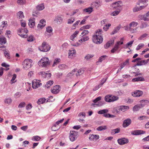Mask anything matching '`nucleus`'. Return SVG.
<instances>
[{
	"label": "nucleus",
	"instance_id": "f257e3e1",
	"mask_svg": "<svg viewBox=\"0 0 149 149\" xmlns=\"http://www.w3.org/2000/svg\"><path fill=\"white\" fill-rule=\"evenodd\" d=\"M138 24V22L132 21L129 24V26H127L125 29L130 31L132 33L136 32L138 29L137 26Z\"/></svg>",
	"mask_w": 149,
	"mask_h": 149
},
{
	"label": "nucleus",
	"instance_id": "f03ea898",
	"mask_svg": "<svg viewBox=\"0 0 149 149\" xmlns=\"http://www.w3.org/2000/svg\"><path fill=\"white\" fill-rule=\"evenodd\" d=\"M38 64L42 67H46L50 64V62L48 58L44 57L42 58L39 61Z\"/></svg>",
	"mask_w": 149,
	"mask_h": 149
},
{
	"label": "nucleus",
	"instance_id": "7ed1b4c3",
	"mask_svg": "<svg viewBox=\"0 0 149 149\" xmlns=\"http://www.w3.org/2000/svg\"><path fill=\"white\" fill-rule=\"evenodd\" d=\"M28 32V31L26 28H20L17 31L18 35L21 37L26 38L27 37V33Z\"/></svg>",
	"mask_w": 149,
	"mask_h": 149
},
{
	"label": "nucleus",
	"instance_id": "20e7f679",
	"mask_svg": "<svg viewBox=\"0 0 149 149\" xmlns=\"http://www.w3.org/2000/svg\"><path fill=\"white\" fill-rule=\"evenodd\" d=\"M50 49V46L46 42H43L41 46L39 47V50L43 52H47Z\"/></svg>",
	"mask_w": 149,
	"mask_h": 149
},
{
	"label": "nucleus",
	"instance_id": "39448f33",
	"mask_svg": "<svg viewBox=\"0 0 149 149\" xmlns=\"http://www.w3.org/2000/svg\"><path fill=\"white\" fill-rule=\"evenodd\" d=\"M84 70L83 69L81 68L78 70L77 69H74L70 72L68 74V76H70L75 74L77 76H80L83 74L84 72Z\"/></svg>",
	"mask_w": 149,
	"mask_h": 149
},
{
	"label": "nucleus",
	"instance_id": "423d86ee",
	"mask_svg": "<svg viewBox=\"0 0 149 149\" xmlns=\"http://www.w3.org/2000/svg\"><path fill=\"white\" fill-rule=\"evenodd\" d=\"M119 99L117 96L108 95L104 97V100L107 102H113L118 100Z\"/></svg>",
	"mask_w": 149,
	"mask_h": 149
},
{
	"label": "nucleus",
	"instance_id": "0eeeda50",
	"mask_svg": "<svg viewBox=\"0 0 149 149\" xmlns=\"http://www.w3.org/2000/svg\"><path fill=\"white\" fill-rule=\"evenodd\" d=\"M32 60L29 59H26L23 62V69L27 70L31 67Z\"/></svg>",
	"mask_w": 149,
	"mask_h": 149
},
{
	"label": "nucleus",
	"instance_id": "6e6552de",
	"mask_svg": "<svg viewBox=\"0 0 149 149\" xmlns=\"http://www.w3.org/2000/svg\"><path fill=\"white\" fill-rule=\"evenodd\" d=\"M77 134L78 132L74 130H71L69 136L70 140L72 142L75 141L77 138Z\"/></svg>",
	"mask_w": 149,
	"mask_h": 149
},
{
	"label": "nucleus",
	"instance_id": "1a4fd4ad",
	"mask_svg": "<svg viewBox=\"0 0 149 149\" xmlns=\"http://www.w3.org/2000/svg\"><path fill=\"white\" fill-rule=\"evenodd\" d=\"M93 42L97 44H100L102 43L103 41L102 36H93Z\"/></svg>",
	"mask_w": 149,
	"mask_h": 149
},
{
	"label": "nucleus",
	"instance_id": "9d476101",
	"mask_svg": "<svg viewBox=\"0 0 149 149\" xmlns=\"http://www.w3.org/2000/svg\"><path fill=\"white\" fill-rule=\"evenodd\" d=\"M122 5L121 1H119L113 3L111 6L114 9L121 10V6Z\"/></svg>",
	"mask_w": 149,
	"mask_h": 149
},
{
	"label": "nucleus",
	"instance_id": "9b49d317",
	"mask_svg": "<svg viewBox=\"0 0 149 149\" xmlns=\"http://www.w3.org/2000/svg\"><path fill=\"white\" fill-rule=\"evenodd\" d=\"M32 87L33 88L36 89L42 85L40 81L36 79L34 80L32 82Z\"/></svg>",
	"mask_w": 149,
	"mask_h": 149
},
{
	"label": "nucleus",
	"instance_id": "f8f14e48",
	"mask_svg": "<svg viewBox=\"0 0 149 149\" xmlns=\"http://www.w3.org/2000/svg\"><path fill=\"white\" fill-rule=\"evenodd\" d=\"M61 90V88L59 85H56L54 86L51 91L52 93L56 94L58 93Z\"/></svg>",
	"mask_w": 149,
	"mask_h": 149
},
{
	"label": "nucleus",
	"instance_id": "ddd939ff",
	"mask_svg": "<svg viewBox=\"0 0 149 149\" xmlns=\"http://www.w3.org/2000/svg\"><path fill=\"white\" fill-rule=\"evenodd\" d=\"M38 73L39 74L41 75L43 77L45 78L48 79L51 76V73H45V72L42 71Z\"/></svg>",
	"mask_w": 149,
	"mask_h": 149
},
{
	"label": "nucleus",
	"instance_id": "4468645a",
	"mask_svg": "<svg viewBox=\"0 0 149 149\" xmlns=\"http://www.w3.org/2000/svg\"><path fill=\"white\" fill-rule=\"evenodd\" d=\"M118 143L120 145H124L129 142L128 140L125 138L119 139L118 140Z\"/></svg>",
	"mask_w": 149,
	"mask_h": 149
},
{
	"label": "nucleus",
	"instance_id": "2eb2a0df",
	"mask_svg": "<svg viewBox=\"0 0 149 149\" xmlns=\"http://www.w3.org/2000/svg\"><path fill=\"white\" fill-rule=\"evenodd\" d=\"M132 121L130 119L128 118L124 120L123 126L124 127H126L129 125L131 123Z\"/></svg>",
	"mask_w": 149,
	"mask_h": 149
},
{
	"label": "nucleus",
	"instance_id": "dca6fc26",
	"mask_svg": "<svg viewBox=\"0 0 149 149\" xmlns=\"http://www.w3.org/2000/svg\"><path fill=\"white\" fill-rule=\"evenodd\" d=\"M143 93V92L141 91L136 90L132 93V95L135 97H139L141 96Z\"/></svg>",
	"mask_w": 149,
	"mask_h": 149
},
{
	"label": "nucleus",
	"instance_id": "f3484780",
	"mask_svg": "<svg viewBox=\"0 0 149 149\" xmlns=\"http://www.w3.org/2000/svg\"><path fill=\"white\" fill-rule=\"evenodd\" d=\"M145 132L142 130H135L132 132L131 134L134 135H139L145 133Z\"/></svg>",
	"mask_w": 149,
	"mask_h": 149
},
{
	"label": "nucleus",
	"instance_id": "a211bd4d",
	"mask_svg": "<svg viewBox=\"0 0 149 149\" xmlns=\"http://www.w3.org/2000/svg\"><path fill=\"white\" fill-rule=\"evenodd\" d=\"M76 52L75 50H69L68 53V58H72L75 56Z\"/></svg>",
	"mask_w": 149,
	"mask_h": 149
},
{
	"label": "nucleus",
	"instance_id": "6ab92c4d",
	"mask_svg": "<svg viewBox=\"0 0 149 149\" xmlns=\"http://www.w3.org/2000/svg\"><path fill=\"white\" fill-rule=\"evenodd\" d=\"M45 21L43 19H41L40 21V24L38 25V28L41 29L44 27L45 25Z\"/></svg>",
	"mask_w": 149,
	"mask_h": 149
},
{
	"label": "nucleus",
	"instance_id": "aec40b11",
	"mask_svg": "<svg viewBox=\"0 0 149 149\" xmlns=\"http://www.w3.org/2000/svg\"><path fill=\"white\" fill-rule=\"evenodd\" d=\"M129 59H127L125 62L120 64V67H121V69L123 68L125 66L129 65Z\"/></svg>",
	"mask_w": 149,
	"mask_h": 149
},
{
	"label": "nucleus",
	"instance_id": "412c9836",
	"mask_svg": "<svg viewBox=\"0 0 149 149\" xmlns=\"http://www.w3.org/2000/svg\"><path fill=\"white\" fill-rule=\"evenodd\" d=\"M99 138V136L97 134H90L89 135V139L90 140H92L93 139H95L96 140L98 139Z\"/></svg>",
	"mask_w": 149,
	"mask_h": 149
},
{
	"label": "nucleus",
	"instance_id": "4be33fe9",
	"mask_svg": "<svg viewBox=\"0 0 149 149\" xmlns=\"http://www.w3.org/2000/svg\"><path fill=\"white\" fill-rule=\"evenodd\" d=\"M35 19H30L29 20V25L31 28H32L35 25Z\"/></svg>",
	"mask_w": 149,
	"mask_h": 149
},
{
	"label": "nucleus",
	"instance_id": "5701e85b",
	"mask_svg": "<svg viewBox=\"0 0 149 149\" xmlns=\"http://www.w3.org/2000/svg\"><path fill=\"white\" fill-rule=\"evenodd\" d=\"M149 61V59H147L146 60H142L139 62H138L137 63V65H143L146 64Z\"/></svg>",
	"mask_w": 149,
	"mask_h": 149
},
{
	"label": "nucleus",
	"instance_id": "b1692460",
	"mask_svg": "<svg viewBox=\"0 0 149 149\" xmlns=\"http://www.w3.org/2000/svg\"><path fill=\"white\" fill-rule=\"evenodd\" d=\"M78 31H76L70 37V40L72 41H73L75 38L76 37L77 34L79 33Z\"/></svg>",
	"mask_w": 149,
	"mask_h": 149
},
{
	"label": "nucleus",
	"instance_id": "393cba45",
	"mask_svg": "<svg viewBox=\"0 0 149 149\" xmlns=\"http://www.w3.org/2000/svg\"><path fill=\"white\" fill-rule=\"evenodd\" d=\"M114 40H111L108 41L106 45H104V47L105 49H107L109 48L111 45H112L114 43Z\"/></svg>",
	"mask_w": 149,
	"mask_h": 149
},
{
	"label": "nucleus",
	"instance_id": "a878e982",
	"mask_svg": "<svg viewBox=\"0 0 149 149\" xmlns=\"http://www.w3.org/2000/svg\"><path fill=\"white\" fill-rule=\"evenodd\" d=\"M83 11L84 12L87 13L88 14H90L93 11V8L92 7H89L88 8L84 9Z\"/></svg>",
	"mask_w": 149,
	"mask_h": 149
},
{
	"label": "nucleus",
	"instance_id": "bb28decb",
	"mask_svg": "<svg viewBox=\"0 0 149 149\" xmlns=\"http://www.w3.org/2000/svg\"><path fill=\"white\" fill-rule=\"evenodd\" d=\"M103 80H104V81L103 82L101 83L100 84L98 85V86H95V88H93V90L94 91H95L97 90L100 88V87L102 86V85L106 81L107 79H104L103 78Z\"/></svg>",
	"mask_w": 149,
	"mask_h": 149
},
{
	"label": "nucleus",
	"instance_id": "cd10ccee",
	"mask_svg": "<svg viewBox=\"0 0 149 149\" xmlns=\"http://www.w3.org/2000/svg\"><path fill=\"white\" fill-rule=\"evenodd\" d=\"M61 61V60L59 58H55L53 62V64L52 65V67H54L58 64Z\"/></svg>",
	"mask_w": 149,
	"mask_h": 149
},
{
	"label": "nucleus",
	"instance_id": "c85d7f7f",
	"mask_svg": "<svg viewBox=\"0 0 149 149\" xmlns=\"http://www.w3.org/2000/svg\"><path fill=\"white\" fill-rule=\"evenodd\" d=\"M141 107V104H137L135 105L133 108V111H137L139 110V109L141 107Z\"/></svg>",
	"mask_w": 149,
	"mask_h": 149
},
{
	"label": "nucleus",
	"instance_id": "c756f323",
	"mask_svg": "<svg viewBox=\"0 0 149 149\" xmlns=\"http://www.w3.org/2000/svg\"><path fill=\"white\" fill-rule=\"evenodd\" d=\"M82 38L79 40V42L80 43L84 42L86 41H87L89 39V38L88 36H86L84 37L83 36Z\"/></svg>",
	"mask_w": 149,
	"mask_h": 149
},
{
	"label": "nucleus",
	"instance_id": "7c9ffc66",
	"mask_svg": "<svg viewBox=\"0 0 149 149\" xmlns=\"http://www.w3.org/2000/svg\"><path fill=\"white\" fill-rule=\"evenodd\" d=\"M102 30L100 29H99L98 30H97V31L95 32V33H94V35H93V36H102Z\"/></svg>",
	"mask_w": 149,
	"mask_h": 149
},
{
	"label": "nucleus",
	"instance_id": "2f4dec72",
	"mask_svg": "<svg viewBox=\"0 0 149 149\" xmlns=\"http://www.w3.org/2000/svg\"><path fill=\"white\" fill-rule=\"evenodd\" d=\"M17 18L19 19H22L24 17L23 12L22 11L19 12L17 14Z\"/></svg>",
	"mask_w": 149,
	"mask_h": 149
},
{
	"label": "nucleus",
	"instance_id": "473e14b6",
	"mask_svg": "<svg viewBox=\"0 0 149 149\" xmlns=\"http://www.w3.org/2000/svg\"><path fill=\"white\" fill-rule=\"evenodd\" d=\"M120 128H118L116 129L111 130V133L112 134H114L120 132Z\"/></svg>",
	"mask_w": 149,
	"mask_h": 149
},
{
	"label": "nucleus",
	"instance_id": "72a5a7b5",
	"mask_svg": "<svg viewBox=\"0 0 149 149\" xmlns=\"http://www.w3.org/2000/svg\"><path fill=\"white\" fill-rule=\"evenodd\" d=\"M140 103L141 105V107H143L145 105L149 103V101L147 100H142L140 101Z\"/></svg>",
	"mask_w": 149,
	"mask_h": 149
},
{
	"label": "nucleus",
	"instance_id": "f704fd0d",
	"mask_svg": "<svg viewBox=\"0 0 149 149\" xmlns=\"http://www.w3.org/2000/svg\"><path fill=\"white\" fill-rule=\"evenodd\" d=\"M45 8L44 4L42 3L38 5L36 7V8L39 10H43Z\"/></svg>",
	"mask_w": 149,
	"mask_h": 149
},
{
	"label": "nucleus",
	"instance_id": "c9c22d12",
	"mask_svg": "<svg viewBox=\"0 0 149 149\" xmlns=\"http://www.w3.org/2000/svg\"><path fill=\"white\" fill-rule=\"evenodd\" d=\"M63 18L61 17L56 16L55 19V21H57L58 22L61 23L63 21Z\"/></svg>",
	"mask_w": 149,
	"mask_h": 149
},
{
	"label": "nucleus",
	"instance_id": "e433bc0d",
	"mask_svg": "<svg viewBox=\"0 0 149 149\" xmlns=\"http://www.w3.org/2000/svg\"><path fill=\"white\" fill-rule=\"evenodd\" d=\"M143 19L145 21L149 20V12L143 17Z\"/></svg>",
	"mask_w": 149,
	"mask_h": 149
},
{
	"label": "nucleus",
	"instance_id": "4c0bfd02",
	"mask_svg": "<svg viewBox=\"0 0 149 149\" xmlns=\"http://www.w3.org/2000/svg\"><path fill=\"white\" fill-rule=\"evenodd\" d=\"M54 81H48L45 85V87L47 88H49L53 84Z\"/></svg>",
	"mask_w": 149,
	"mask_h": 149
},
{
	"label": "nucleus",
	"instance_id": "58836bf2",
	"mask_svg": "<svg viewBox=\"0 0 149 149\" xmlns=\"http://www.w3.org/2000/svg\"><path fill=\"white\" fill-rule=\"evenodd\" d=\"M144 80L143 78L141 77H138L137 78H134L132 79V81H143Z\"/></svg>",
	"mask_w": 149,
	"mask_h": 149
},
{
	"label": "nucleus",
	"instance_id": "ea45409f",
	"mask_svg": "<svg viewBox=\"0 0 149 149\" xmlns=\"http://www.w3.org/2000/svg\"><path fill=\"white\" fill-rule=\"evenodd\" d=\"M121 10H117V11H115L112 13L110 15L111 16H116L118 15L120 13Z\"/></svg>",
	"mask_w": 149,
	"mask_h": 149
},
{
	"label": "nucleus",
	"instance_id": "a19ab883",
	"mask_svg": "<svg viewBox=\"0 0 149 149\" xmlns=\"http://www.w3.org/2000/svg\"><path fill=\"white\" fill-rule=\"evenodd\" d=\"M108 112V110L107 109H104L101 110H100L98 112V113L99 114H104L105 113H107Z\"/></svg>",
	"mask_w": 149,
	"mask_h": 149
},
{
	"label": "nucleus",
	"instance_id": "79ce46f5",
	"mask_svg": "<svg viewBox=\"0 0 149 149\" xmlns=\"http://www.w3.org/2000/svg\"><path fill=\"white\" fill-rule=\"evenodd\" d=\"M12 102V100L10 98H6L4 102L5 103L8 104H10Z\"/></svg>",
	"mask_w": 149,
	"mask_h": 149
},
{
	"label": "nucleus",
	"instance_id": "37998d69",
	"mask_svg": "<svg viewBox=\"0 0 149 149\" xmlns=\"http://www.w3.org/2000/svg\"><path fill=\"white\" fill-rule=\"evenodd\" d=\"M107 129V127L106 126H100L97 128L98 131H102L103 130H106Z\"/></svg>",
	"mask_w": 149,
	"mask_h": 149
},
{
	"label": "nucleus",
	"instance_id": "c03bdc74",
	"mask_svg": "<svg viewBox=\"0 0 149 149\" xmlns=\"http://www.w3.org/2000/svg\"><path fill=\"white\" fill-rule=\"evenodd\" d=\"M6 42V39L4 37L0 38V44L3 45L5 44Z\"/></svg>",
	"mask_w": 149,
	"mask_h": 149
},
{
	"label": "nucleus",
	"instance_id": "a18cd8bd",
	"mask_svg": "<svg viewBox=\"0 0 149 149\" xmlns=\"http://www.w3.org/2000/svg\"><path fill=\"white\" fill-rule=\"evenodd\" d=\"M129 109V107L126 106H122L120 107V109L121 111H125L126 109Z\"/></svg>",
	"mask_w": 149,
	"mask_h": 149
},
{
	"label": "nucleus",
	"instance_id": "49530a36",
	"mask_svg": "<svg viewBox=\"0 0 149 149\" xmlns=\"http://www.w3.org/2000/svg\"><path fill=\"white\" fill-rule=\"evenodd\" d=\"M148 1V0H139L138 4L140 5L142 4L144 5Z\"/></svg>",
	"mask_w": 149,
	"mask_h": 149
},
{
	"label": "nucleus",
	"instance_id": "de8ad7c7",
	"mask_svg": "<svg viewBox=\"0 0 149 149\" xmlns=\"http://www.w3.org/2000/svg\"><path fill=\"white\" fill-rule=\"evenodd\" d=\"M124 40V38H122L120 39V41H118L115 44L116 45H117V47H119V45H122L123 44V41Z\"/></svg>",
	"mask_w": 149,
	"mask_h": 149
},
{
	"label": "nucleus",
	"instance_id": "09e8293b",
	"mask_svg": "<svg viewBox=\"0 0 149 149\" xmlns=\"http://www.w3.org/2000/svg\"><path fill=\"white\" fill-rule=\"evenodd\" d=\"M16 77H17V76L15 74H14L13 75V77L10 81H11L10 83H11V84H12L13 83H14L15 82H16V81H14L15 80V79H16Z\"/></svg>",
	"mask_w": 149,
	"mask_h": 149
},
{
	"label": "nucleus",
	"instance_id": "8fccbe9b",
	"mask_svg": "<svg viewBox=\"0 0 149 149\" xmlns=\"http://www.w3.org/2000/svg\"><path fill=\"white\" fill-rule=\"evenodd\" d=\"M58 68L60 69L63 70L67 68V66L64 64L59 65L58 66Z\"/></svg>",
	"mask_w": 149,
	"mask_h": 149
},
{
	"label": "nucleus",
	"instance_id": "3c124183",
	"mask_svg": "<svg viewBox=\"0 0 149 149\" xmlns=\"http://www.w3.org/2000/svg\"><path fill=\"white\" fill-rule=\"evenodd\" d=\"M27 41L29 42H32L35 40V38L32 35H30L27 39Z\"/></svg>",
	"mask_w": 149,
	"mask_h": 149
},
{
	"label": "nucleus",
	"instance_id": "603ef678",
	"mask_svg": "<svg viewBox=\"0 0 149 149\" xmlns=\"http://www.w3.org/2000/svg\"><path fill=\"white\" fill-rule=\"evenodd\" d=\"M59 128V127H58L56 124L53 126L51 128L52 130L53 131H56L58 130Z\"/></svg>",
	"mask_w": 149,
	"mask_h": 149
},
{
	"label": "nucleus",
	"instance_id": "864d4df0",
	"mask_svg": "<svg viewBox=\"0 0 149 149\" xmlns=\"http://www.w3.org/2000/svg\"><path fill=\"white\" fill-rule=\"evenodd\" d=\"M86 116V113L84 112H81L78 115V117L79 118H81L82 117V118H85Z\"/></svg>",
	"mask_w": 149,
	"mask_h": 149
},
{
	"label": "nucleus",
	"instance_id": "5fc2aeb1",
	"mask_svg": "<svg viewBox=\"0 0 149 149\" xmlns=\"http://www.w3.org/2000/svg\"><path fill=\"white\" fill-rule=\"evenodd\" d=\"M4 54L7 58L9 59L10 58V54L8 51H5L4 52Z\"/></svg>",
	"mask_w": 149,
	"mask_h": 149
},
{
	"label": "nucleus",
	"instance_id": "6e6d98bb",
	"mask_svg": "<svg viewBox=\"0 0 149 149\" xmlns=\"http://www.w3.org/2000/svg\"><path fill=\"white\" fill-rule=\"evenodd\" d=\"M107 56L106 55H104L101 56L99 58V60L97 62V63L101 62L102 61L104 60L105 59L106 57Z\"/></svg>",
	"mask_w": 149,
	"mask_h": 149
},
{
	"label": "nucleus",
	"instance_id": "4d7b16f0",
	"mask_svg": "<svg viewBox=\"0 0 149 149\" xmlns=\"http://www.w3.org/2000/svg\"><path fill=\"white\" fill-rule=\"evenodd\" d=\"M144 46V44L143 43H140L137 47L136 49L137 50H139L140 49L143 47Z\"/></svg>",
	"mask_w": 149,
	"mask_h": 149
},
{
	"label": "nucleus",
	"instance_id": "13d9d810",
	"mask_svg": "<svg viewBox=\"0 0 149 149\" xmlns=\"http://www.w3.org/2000/svg\"><path fill=\"white\" fill-rule=\"evenodd\" d=\"M45 98L40 99L38 100V103L39 104H43L45 102Z\"/></svg>",
	"mask_w": 149,
	"mask_h": 149
},
{
	"label": "nucleus",
	"instance_id": "bf43d9fd",
	"mask_svg": "<svg viewBox=\"0 0 149 149\" xmlns=\"http://www.w3.org/2000/svg\"><path fill=\"white\" fill-rule=\"evenodd\" d=\"M74 17H71L68 19L67 23L68 24H72L74 22Z\"/></svg>",
	"mask_w": 149,
	"mask_h": 149
},
{
	"label": "nucleus",
	"instance_id": "052dcab7",
	"mask_svg": "<svg viewBox=\"0 0 149 149\" xmlns=\"http://www.w3.org/2000/svg\"><path fill=\"white\" fill-rule=\"evenodd\" d=\"M93 56V55L92 54H88L85 57V58L87 60H88L92 58Z\"/></svg>",
	"mask_w": 149,
	"mask_h": 149
},
{
	"label": "nucleus",
	"instance_id": "680f3d73",
	"mask_svg": "<svg viewBox=\"0 0 149 149\" xmlns=\"http://www.w3.org/2000/svg\"><path fill=\"white\" fill-rule=\"evenodd\" d=\"M111 26V24H106L105 26L103 27V29L104 30L107 31L109 29V27H110Z\"/></svg>",
	"mask_w": 149,
	"mask_h": 149
},
{
	"label": "nucleus",
	"instance_id": "e2e57ef3",
	"mask_svg": "<svg viewBox=\"0 0 149 149\" xmlns=\"http://www.w3.org/2000/svg\"><path fill=\"white\" fill-rule=\"evenodd\" d=\"M89 33V31L87 30H84L81 33V35L83 36L85 35H88Z\"/></svg>",
	"mask_w": 149,
	"mask_h": 149
},
{
	"label": "nucleus",
	"instance_id": "0e129e2a",
	"mask_svg": "<svg viewBox=\"0 0 149 149\" xmlns=\"http://www.w3.org/2000/svg\"><path fill=\"white\" fill-rule=\"evenodd\" d=\"M2 24L1 26L3 28L5 27H6L8 25L7 22V21H3L2 22Z\"/></svg>",
	"mask_w": 149,
	"mask_h": 149
},
{
	"label": "nucleus",
	"instance_id": "69168bd1",
	"mask_svg": "<svg viewBox=\"0 0 149 149\" xmlns=\"http://www.w3.org/2000/svg\"><path fill=\"white\" fill-rule=\"evenodd\" d=\"M119 48V47H117V45H115L114 47L111 49V52L112 53H114L115 51H117Z\"/></svg>",
	"mask_w": 149,
	"mask_h": 149
},
{
	"label": "nucleus",
	"instance_id": "338daca9",
	"mask_svg": "<svg viewBox=\"0 0 149 149\" xmlns=\"http://www.w3.org/2000/svg\"><path fill=\"white\" fill-rule=\"evenodd\" d=\"M148 118L146 116H141L139 117L138 118V120H143L146 119Z\"/></svg>",
	"mask_w": 149,
	"mask_h": 149
},
{
	"label": "nucleus",
	"instance_id": "774afa93",
	"mask_svg": "<svg viewBox=\"0 0 149 149\" xmlns=\"http://www.w3.org/2000/svg\"><path fill=\"white\" fill-rule=\"evenodd\" d=\"M26 105V103L24 102H21L18 105V107L19 108H22L24 107Z\"/></svg>",
	"mask_w": 149,
	"mask_h": 149
}]
</instances>
